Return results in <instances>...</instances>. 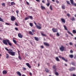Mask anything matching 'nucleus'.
Listing matches in <instances>:
<instances>
[{"label":"nucleus","mask_w":76,"mask_h":76,"mask_svg":"<svg viewBox=\"0 0 76 76\" xmlns=\"http://www.w3.org/2000/svg\"><path fill=\"white\" fill-rule=\"evenodd\" d=\"M3 42L4 44H5V45H7L8 44V45L10 46H12V45L10 42V41L8 39H5V40H3Z\"/></svg>","instance_id":"f257e3e1"},{"label":"nucleus","mask_w":76,"mask_h":76,"mask_svg":"<svg viewBox=\"0 0 76 76\" xmlns=\"http://www.w3.org/2000/svg\"><path fill=\"white\" fill-rule=\"evenodd\" d=\"M13 50H12L10 49V51L8 52V53L11 56H15V54L16 53L12 51Z\"/></svg>","instance_id":"f03ea898"},{"label":"nucleus","mask_w":76,"mask_h":76,"mask_svg":"<svg viewBox=\"0 0 76 76\" xmlns=\"http://www.w3.org/2000/svg\"><path fill=\"white\" fill-rule=\"evenodd\" d=\"M59 49L60 51L63 52L64 51L65 47L63 45H61V47Z\"/></svg>","instance_id":"7ed1b4c3"},{"label":"nucleus","mask_w":76,"mask_h":76,"mask_svg":"<svg viewBox=\"0 0 76 76\" xmlns=\"http://www.w3.org/2000/svg\"><path fill=\"white\" fill-rule=\"evenodd\" d=\"M59 57L61 58L64 61H65L66 62H68V60L67 59H66L65 58H64L63 57H61V56H59Z\"/></svg>","instance_id":"20e7f679"},{"label":"nucleus","mask_w":76,"mask_h":76,"mask_svg":"<svg viewBox=\"0 0 76 76\" xmlns=\"http://www.w3.org/2000/svg\"><path fill=\"white\" fill-rule=\"evenodd\" d=\"M75 67H72L71 68L69 69V70L70 71H72L73 70H75Z\"/></svg>","instance_id":"39448f33"},{"label":"nucleus","mask_w":76,"mask_h":76,"mask_svg":"<svg viewBox=\"0 0 76 76\" xmlns=\"http://www.w3.org/2000/svg\"><path fill=\"white\" fill-rule=\"evenodd\" d=\"M70 3L72 5L76 6V4L75 3H74L73 0H70Z\"/></svg>","instance_id":"423d86ee"},{"label":"nucleus","mask_w":76,"mask_h":76,"mask_svg":"<svg viewBox=\"0 0 76 76\" xmlns=\"http://www.w3.org/2000/svg\"><path fill=\"white\" fill-rule=\"evenodd\" d=\"M16 19V18L13 16H12L11 18V20H12V21H14Z\"/></svg>","instance_id":"0eeeda50"},{"label":"nucleus","mask_w":76,"mask_h":76,"mask_svg":"<svg viewBox=\"0 0 76 76\" xmlns=\"http://www.w3.org/2000/svg\"><path fill=\"white\" fill-rule=\"evenodd\" d=\"M18 36L19 38H22L23 37V36L22 34H21L19 33L18 34Z\"/></svg>","instance_id":"6e6552de"},{"label":"nucleus","mask_w":76,"mask_h":76,"mask_svg":"<svg viewBox=\"0 0 76 76\" xmlns=\"http://www.w3.org/2000/svg\"><path fill=\"white\" fill-rule=\"evenodd\" d=\"M26 64L27 66H28V67L30 69H31V65H30V64H29V63H26Z\"/></svg>","instance_id":"1a4fd4ad"},{"label":"nucleus","mask_w":76,"mask_h":76,"mask_svg":"<svg viewBox=\"0 0 76 76\" xmlns=\"http://www.w3.org/2000/svg\"><path fill=\"white\" fill-rule=\"evenodd\" d=\"M44 44L45 45L48 47H49L50 45L48 44V43L47 42H44Z\"/></svg>","instance_id":"9d476101"},{"label":"nucleus","mask_w":76,"mask_h":76,"mask_svg":"<svg viewBox=\"0 0 76 76\" xmlns=\"http://www.w3.org/2000/svg\"><path fill=\"white\" fill-rule=\"evenodd\" d=\"M52 30L53 31V32L54 33L57 32V30L55 28H52Z\"/></svg>","instance_id":"9b49d317"},{"label":"nucleus","mask_w":76,"mask_h":76,"mask_svg":"<svg viewBox=\"0 0 76 76\" xmlns=\"http://www.w3.org/2000/svg\"><path fill=\"white\" fill-rule=\"evenodd\" d=\"M38 29H41V24H38Z\"/></svg>","instance_id":"f8f14e48"},{"label":"nucleus","mask_w":76,"mask_h":76,"mask_svg":"<svg viewBox=\"0 0 76 76\" xmlns=\"http://www.w3.org/2000/svg\"><path fill=\"white\" fill-rule=\"evenodd\" d=\"M3 74H7V72L6 70H4L2 72Z\"/></svg>","instance_id":"ddd939ff"},{"label":"nucleus","mask_w":76,"mask_h":76,"mask_svg":"<svg viewBox=\"0 0 76 76\" xmlns=\"http://www.w3.org/2000/svg\"><path fill=\"white\" fill-rule=\"evenodd\" d=\"M61 20L62 22L63 23H65V20L63 18H61Z\"/></svg>","instance_id":"4468645a"},{"label":"nucleus","mask_w":76,"mask_h":76,"mask_svg":"<svg viewBox=\"0 0 76 76\" xmlns=\"http://www.w3.org/2000/svg\"><path fill=\"white\" fill-rule=\"evenodd\" d=\"M41 35L43 37H46L47 36V35L45 34H44V33H42V32L41 33Z\"/></svg>","instance_id":"2eb2a0df"},{"label":"nucleus","mask_w":76,"mask_h":76,"mask_svg":"<svg viewBox=\"0 0 76 76\" xmlns=\"http://www.w3.org/2000/svg\"><path fill=\"white\" fill-rule=\"evenodd\" d=\"M17 74L19 75V76H20L22 75L21 74V73H20V72H16Z\"/></svg>","instance_id":"dca6fc26"},{"label":"nucleus","mask_w":76,"mask_h":76,"mask_svg":"<svg viewBox=\"0 0 76 76\" xmlns=\"http://www.w3.org/2000/svg\"><path fill=\"white\" fill-rule=\"evenodd\" d=\"M45 70L46 72L48 73L49 70L47 68H45Z\"/></svg>","instance_id":"f3484780"},{"label":"nucleus","mask_w":76,"mask_h":76,"mask_svg":"<svg viewBox=\"0 0 76 76\" xmlns=\"http://www.w3.org/2000/svg\"><path fill=\"white\" fill-rule=\"evenodd\" d=\"M18 54H19L18 58L19 59V60H22V58H21V57H20V54H19V52H18Z\"/></svg>","instance_id":"a211bd4d"},{"label":"nucleus","mask_w":76,"mask_h":76,"mask_svg":"<svg viewBox=\"0 0 76 76\" xmlns=\"http://www.w3.org/2000/svg\"><path fill=\"white\" fill-rule=\"evenodd\" d=\"M71 64L74 66H75V63L74 62H72L71 63Z\"/></svg>","instance_id":"6ab92c4d"},{"label":"nucleus","mask_w":76,"mask_h":76,"mask_svg":"<svg viewBox=\"0 0 76 76\" xmlns=\"http://www.w3.org/2000/svg\"><path fill=\"white\" fill-rule=\"evenodd\" d=\"M29 19V17L28 15H27V17H26L25 18V20H28Z\"/></svg>","instance_id":"aec40b11"},{"label":"nucleus","mask_w":76,"mask_h":76,"mask_svg":"<svg viewBox=\"0 0 76 76\" xmlns=\"http://www.w3.org/2000/svg\"><path fill=\"white\" fill-rule=\"evenodd\" d=\"M11 5H12V6H13V5H15V2H11Z\"/></svg>","instance_id":"412c9836"},{"label":"nucleus","mask_w":76,"mask_h":76,"mask_svg":"<svg viewBox=\"0 0 76 76\" xmlns=\"http://www.w3.org/2000/svg\"><path fill=\"white\" fill-rule=\"evenodd\" d=\"M56 59L57 61H60L59 59L58 58V57H56Z\"/></svg>","instance_id":"4be33fe9"},{"label":"nucleus","mask_w":76,"mask_h":76,"mask_svg":"<svg viewBox=\"0 0 76 76\" xmlns=\"http://www.w3.org/2000/svg\"><path fill=\"white\" fill-rule=\"evenodd\" d=\"M69 57L71 58H73L74 56L73 55H69Z\"/></svg>","instance_id":"5701e85b"},{"label":"nucleus","mask_w":76,"mask_h":76,"mask_svg":"<svg viewBox=\"0 0 76 76\" xmlns=\"http://www.w3.org/2000/svg\"><path fill=\"white\" fill-rule=\"evenodd\" d=\"M41 7L42 9L43 10L44 9L45 10V7L42 6H41Z\"/></svg>","instance_id":"b1692460"},{"label":"nucleus","mask_w":76,"mask_h":76,"mask_svg":"<svg viewBox=\"0 0 76 76\" xmlns=\"http://www.w3.org/2000/svg\"><path fill=\"white\" fill-rule=\"evenodd\" d=\"M34 38L35 40H36V41H38V37H34Z\"/></svg>","instance_id":"393cba45"},{"label":"nucleus","mask_w":76,"mask_h":76,"mask_svg":"<svg viewBox=\"0 0 76 76\" xmlns=\"http://www.w3.org/2000/svg\"><path fill=\"white\" fill-rule=\"evenodd\" d=\"M67 33H68L69 34H71V35H72V36H73V34H72V33H70V32H69V31H68Z\"/></svg>","instance_id":"a878e982"},{"label":"nucleus","mask_w":76,"mask_h":76,"mask_svg":"<svg viewBox=\"0 0 76 76\" xmlns=\"http://www.w3.org/2000/svg\"><path fill=\"white\" fill-rule=\"evenodd\" d=\"M29 34H30V35H34V34L31 31H29Z\"/></svg>","instance_id":"bb28decb"},{"label":"nucleus","mask_w":76,"mask_h":76,"mask_svg":"<svg viewBox=\"0 0 76 76\" xmlns=\"http://www.w3.org/2000/svg\"><path fill=\"white\" fill-rule=\"evenodd\" d=\"M72 33L73 34H76V31L75 30H73L72 31Z\"/></svg>","instance_id":"cd10ccee"},{"label":"nucleus","mask_w":76,"mask_h":76,"mask_svg":"<svg viewBox=\"0 0 76 76\" xmlns=\"http://www.w3.org/2000/svg\"><path fill=\"white\" fill-rule=\"evenodd\" d=\"M71 20L72 21H75V18L74 17H72V18L71 19Z\"/></svg>","instance_id":"c85d7f7f"},{"label":"nucleus","mask_w":76,"mask_h":76,"mask_svg":"<svg viewBox=\"0 0 76 76\" xmlns=\"http://www.w3.org/2000/svg\"><path fill=\"white\" fill-rule=\"evenodd\" d=\"M53 69H56V66L55 65L53 66Z\"/></svg>","instance_id":"c756f323"},{"label":"nucleus","mask_w":76,"mask_h":76,"mask_svg":"<svg viewBox=\"0 0 76 76\" xmlns=\"http://www.w3.org/2000/svg\"><path fill=\"white\" fill-rule=\"evenodd\" d=\"M13 42L15 44H17V42H16V40H15L14 39H13Z\"/></svg>","instance_id":"7c9ffc66"},{"label":"nucleus","mask_w":76,"mask_h":76,"mask_svg":"<svg viewBox=\"0 0 76 76\" xmlns=\"http://www.w3.org/2000/svg\"><path fill=\"white\" fill-rule=\"evenodd\" d=\"M61 7H62V8L63 9H65V6H64V5H62V6Z\"/></svg>","instance_id":"2f4dec72"},{"label":"nucleus","mask_w":76,"mask_h":76,"mask_svg":"<svg viewBox=\"0 0 76 76\" xmlns=\"http://www.w3.org/2000/svg\"><path fill=\"white\" fill-rule=\"evenodd\" d=\"M6 55H7V56L6 57V58H8L9 57V55L8 54H7Z\"/></svg>","instance_id":"473e14b6"},{"label":"nucleus","mask_w":76,"mask_h":76,"mask_svg":"<svg viewBox=\"0 0 76 76\" xmlns=\"http://www.w3.org/2000/svg\"><path fill=\"white\" fill-rule=\"evenodd\" d=\"M5 48V50H7V51H10V49L9 50L8 49H7V48Z\"/></svg>","instance_id":"72a5a7b5"},{"label":"nucleus","mask_w":76,"mask_h":76,"mask_svg":"<svg viewBox=\"0 0 76 76\" xmlns=\"http://www.w3.org/2000/svg\"><path fill=\"white\" fill-rule=\"evenodd\" d=\"M0 22H4V21H3V20L2 18H1V17H0Z\"/></svg>","instance_id":"f704fd0d"},{"label":"nucleus","mask_w":76,"mask_h":76,"mask_svg":"<svg viewBox=\"0 0 76 76\" xmlns=\"http://www.w3.org/2000/svg\"><path fill=\"white\" fill-rule=\"evenodd\" d=\"M29 25L30 26H31V27H32V26H33V24L31 23H30Z\"/></svg>","instance_id":"c9c22d12"},{"label":"nucleus","mask_w":76,"mask_h":76,"mask_svg":"<svg viewBox=\"0 0 76 76\" xmlns=\"http://www.w3.org/2000/svg\"><path fill=\"white\" fill-rule=\"evenodd\" d=\"M64 28L67 31H68V29H67V28L65 26H64Z\"/></svg>","instance_id":"e433bc0d"},{"label":"nucleus","mask_w":76,"mask_h":76,"mask_svg":"<svg viewBox=\"0 0 76 76\" xmlns=\"http://www.w3.org/2000/svg\"><path fill=\"white\" fill-rule=\"evenodd\" d=\"M29 18H30L31 19H33V17L32 16H29Z\"/></svg>","instance_id":"4c0bfd02"},{"label":"nucleus","mask_w":76,"mask_h":76,"mask_svg":"<svg viewBox=\"0 0 76 76\" xmlns=\"http://www.w3.org/2000/svg\"><path fill=\"white\" fill-rule=\"evenodd\" d=\"M50 3L46 4V5L47 6H48V7H49V6H50Z\"/></svg>","instance_id":"58836bf2"},{"label":"nucleus","mask_w":76,"mask_h":76,"mask_svg":"<svg viewBox=\"0 0 76 76\" xmlns=\"http://www.w3.org/2000/svg\"><path fill=\"white\" fill-rule=\"evenodd\" d=\"M34 24L36 25V27L37 28H38V26L37 25V23H36L35 22H34Z\"/></svg>","instance_id":"ea45409f"},{"label":"nucleus","mask_w":76,"mask_h":76,"mask_svg":"<svg viewBox=\"0 0 76 76\" xmlns=\"http://www.w3.org/2000/svg\"><path fill=\"white\" fill-rule=\"evenodd\" d=\"M10 23H5V25H10Z\"/></svg>","instance_id":"a19ab883"},{"label":"nucleus","mask_w":76,"mask_h":76,"mask_svg":"<svg viewBox=\"0 0 76 76\" xmlns=\"http://www.w3.org/2000/svg\"><path fill=\"white\" fill-rule=\"evenodd\" d=\"M55 75L57 76L58 75V72H55Z\"/></svg>","instance_id":"79ce46f5"},{"label":"nucleus","mask_w":76,"mask_h":76,"mask_svg":"<svg viewBox=\"0 0 76 76\" xmlns=\"http://www.w3.org/2000/svg\"><path fill=\"white\" fill-rule=\"evenodd\" d=\"M1 5L3 6H5V4H4V3H2Z\"/></svg>","instance_id":"37998d69"},{"label":"nucleus","mask_w":76,"mask_h":76,"mask_svg":"<svg viewBox=\"0 0 76 76\" xmlns=\"http://www.w3.org/2000/svg\"><path fill=\"white\" fill-rule=\"evenodd\" d=\"M23 70H26V68H25V67H23Z\"/></svg>","instance_id":"c03bdc74"},{"label":"nucleus","mask_w":76,"mask_h":76,"mask_svg":"<svg viewBox=\"0 0 76 76\" xmlns=\"http://www.w3.org/2000/svg\"><path fill=\"white\" fill-rule=\"evenodd\" d=\"M31 31L33 32H35V30L34 29H32Z\"/></svg>","instance_id":"a18cd8bd"},{"label":"nucleus","mask_w":76,"mask_h":76,"mask_svg":"<svg viewBox=\"0 0 76 76\" xmlns=\"http://www.w3.org/2000/svg\"><path fill=\"white\" fill-rule=\"evenodd\" d=\"M66 2L67 4H70V5L71 4L68 1H67Z\"/></svg>","instance_id":"49530a36"},{"label":"nucleus","mask_w":76,"mask_h":76,"mask_svg":"<svg viewBox=\"0 0 76 76\" xmlns=\"http://www.w3.org/2000/svg\"><path fill=\"white\" fill-rule=\"evenodd\" d=\"M50 9L51 10H52V7L51 5H50Z\"/></svg>","instance_id":"de8ad7c7"},{"label":"nucleus","mask_w":76,"mask_h":76,"mask_svg":"<svg viewBox=\"0 0 76 76\" xmlns=\"http://www.w3.org/2000/svg\"><path fill=\"white\" fill-rule=\"evenodd\" d=\"M57 36H58V37H59L60 36V35H59V34L58 33H57Z\"/></svg>","instance_id":"09e8293b"},{"label":"nucleus","mask_w":76,"mask_h":76,"mask_svg":"<svg viewBox=\"0 0 76 76\" xmlns=\"http://www.w3.org/2000/svg\"><path fill=\"white\" fill-rule=\"evenodd\" d=\"M69 45H73V44H72V43L71 42H69Z\"/></svg>","instance_id":"8fccbe9b"},{"label":"nucleus","mask_w":76,"mask_h":76,"mask_svg":"<svg viewBox=\"0 0 76 76\" xmlns=\"http://www.w3.org/2000/svg\"><path fill=\"white\" fill-rule=\"evenodd\" d=\"M15 25H16V26H18V23H17L16 22H15Z\"/></svg>","instance_id":"3c124183"},{"label":"nucleus","mask_w":76,"mask_h":76,"mask_svg":"<svg viewBox=\"0 0 76 76\" xmlns=\"http://www.w3.org/2000/svg\"><path fill=\"white\" fill-rule=\"evenodd\" d=\"M15 29L16 30V31H18V28L16 27L15 28Z\"/></svg>","instance_id":"603ef678"},{"label":"nucleus","mask_w":76,"mask_h":76,"mask_svg":"<svg viewBox=\"0 0 76 76\" xmlns=\"http://www.w3.org/2000/svg\"><path fill=\"white\" fill-rule=\"evenodd\" d=\"M67 15L68 17H69V16H70V15L69 14H67Z\"/></svg>","instance_id":"864d4df0"},{"label":"nucleus","mask_w":76,"mask_h":76,"mask_svg":"<svg viewBox=\"0 0 76 76\" xmlns=\"http://www.w3.org/2000/svg\"><path fill=\"white\" fill-rule=\"evenodd\" d=\"M56 2L57 3H59V2L57 0L56 1Z\"/></svg>","instance_id":"5fc2aeb1"},{"label":"nucleus","mask_w":76,"mask_h":76,"mask_svg":"<svg viewBox=\"0 0 76 76\" xmlns=\"http://www.w3.org/2000/svg\"><path fill=\"white\" fill-rule=\"evenodd\" d=\"M41 48H42L43 49L44 48V46L43 45L41 46Z\"/></svg>","instance_id":"6e6d98bb"},{"label":"nucleus","mask_w":76,"mask_h":76,"mask_svg":"<svg viewBox=\"0 0 76 76\" xmlns=\"http://www.w3.org/2000/svg\"><path fill=\"white\" fill-rule=\"evenodd\" d=\"M74 58L75 59H76V55H75V57H74Z\"/></svg>","instance_id":"4d7b16f0"},{"label":"nucleus","mask_w":76,"mask_h":76,"mask_svg":"<svg viewBox=\"0 0 76 76\" xmlns=\"http://www.w3.org/2000/svg\"><path fill=\"white\" fill-rule=\"evenodd\" d=\"M42 2H43V3H45V2L44 1L42 0Z\"/></svg>","instance_id":"13d9d810"},{"label":"nucleus","mask_w":76,"mask_h":76,"mask_svg":"<svg viewBox=\"0 0 76 76\" xmlns=\"http://www.w3.org/2000/svg\"><path fill=\"white\" fill-rule=\"evenodd\" d=\"M70 53H73V51L72 50H70Z\"/></svg>","instance_id":"bf43d9fd"},{"label":"nucleus","mask_w":76,"mask_h":76,"mask_svg":"<svg viewBox=\"0 0 76 76\" xmlns=\"http://www.w3.org/2000/svg\"><path fill=\"white\" fill-rule=\"evenodd\" d=\"M55 69L54 70V72H56L57 71V69H56H56Z\"/></svg>","instance_id":"052dcab7"},{"label":"nucleus","mask_w":76,"mask_h":76,"mask_svg":"<svg viewBox=\"0 0 76 76\" xmlns=\"http://www.w3.org/2000/svg\"><path fill=\"white\" fill-rule=\"evenodd\" d=\"M26 3H27L28 5H29V3H28V2L27 1H26Z\"/></svg>","instance_id":"680f3d73"},{"label":"nucleus","mask_w":76,"mask_h":76,"mask_svg":"<svg viewBox=\"0 0 76 76\" xmlns=\"http://www.w3.org/2000/svg\"><path fill=\"white\" fill-rule=\"evenodd\" d=\"M29 74H30V75H31V76H32V73H31V72H30Z\"/></svg>","instance_id":"e2e57ef3"},{"label":"nucleus","mask_w":76,"mask_h":76,"mask_svg":"<svg viewBox=\"0 0 76 76\" xmlns=\"http://www.w3.org/2000/svg\"><path fill=\"white\" fill-rule=\"evenodd\" d=\"M16 12L17 14H18V12H19V11H16Z\"/></svg>","instance_id":"0e129e2a"},{"label":"nucleus","mask_w":76,"mask_h":76,"mask_svg":"<svg viewBox=\"0 0 76 76\" xmlns=\"http://www.w3.org/2000/svg\"><path fill=\"white\" fill-rule=\"evenodd\" d=\"M72 76H76V75L74 74H73L72 75Z\"/></svg>","instance_id":"69168bd1"},{"label":"nucleus","mask_w":76,"mask_h":76,"mask_svg":"<svg viewBox=\"0 0 76 76\" xmlns=\"http://www.w3.org/2000/svg\"><path fill=\"white\" fill-rule=\"evenodd\" d=\"M47 1L48 3H50V0H47Z\"/></svg>","instance_id":"338daca9"},{"label":"nucleus","mask_w":76,"mask_h":76,"mask_svg":"<svg viewBox=\"0 0 76 76\" xmlns=\"http://www.w3.org/2000/svg\"><path fill=\"white\" fill-rule=\"evenodd\" d=\"M47 13L48 14H49V13H50V12H48L47 11Z\"/></svg>","instance_id":"774afa93"}]
</instances>
